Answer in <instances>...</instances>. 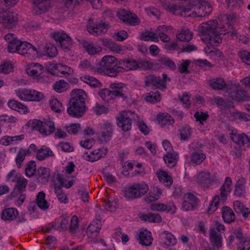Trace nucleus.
<instances>
[{"label": "nucleus", "mask_w": 250, "mask_h": 250, "mask_svg": "<svg viewBox=\"0 0 250 250\" xmlns=\"http://www.w3.org/2000/svg\"><path fill=\"white\" fill-rule=\"evenodd\" d=\"M218 26V23L216 20H209L200 24L198 30L202 36V40L211 43L220 44L222 39L219 33Z\"/></svg>", "instance_id": "nucleus-1"}, {"label": "nucleus", "mask_w": 250, "mask_h": 250, "mask_svg": "<svg viewBox=\"0 0 250 250\" xmlns=\"http://www.w3.org/2000/svg\"><path fill=\"white\" fill-rule=\"evenodd\" d=\"M71 96L67 108V113L73 117L82 116L86 109L84 91L74 89L71 92Z\"/></svg>", "instance_id": "nucleus-2"}, {"label": "nucleus", "mask_w": 250, "mask_h": 250, "mask_svg": "<svg viewBox=\"0 0 250 250\" xmlns=\"http://www.w3.org/2000/svg\"><path fill=\"white\" fill-rule=\"evenodd\" d=\"M116 61V58L113 56H104L99 62V67L97 69V72L110 77H116L120 71L118 69V64H114Z\"/></svg>", "instance_id": "nucleus-3"}, {"label": "nucleus", "mask_w": 250, "mask_h": 250, "mask_svg": "<svg viewBox=\"0 0 250 250\" xmlns=\"http://www.w3.org/2000/svg\"><path fill=\"white\" fill-rule=\"evenodd\" d=\"M138 116L131 110L120 112L116 117L117 126L124 131L130 130L132 127V122L138 120Z\"/></svg>", "instance_id": "nucleus-4"}, {"label": "nucleus", "mask_w": 250, "mask_h": 250, "mask_svg": "<svg viewBox=\"0 0 250 250\" xmlns=\"http://www.w3.org/2000/svg\"><path fill=\"white\" fill-rule=\"evenodd\" d=\"M109 26V23L104 21H94L93 19H90L87 23V30L91 35L97 36L105 34Z\"/></svg>", "instance_id": "nucleus-5"}, {"label": "nucleus", "mask_w": 250, "mask_h": 250, "mask_svg": "<svg viewBox=\"0 0 250 250\" xmlns=\"http://www.w3.org/2000/svg\"><path fill=\"white\" fill-rule=\"evenodd\" d=\"M193 4L192 18L206 17L212 11L211 5L205 0H195Z\"/></svg>", "instance_id": "nucleus-6"}, {"label": "nucleus", "mask_w": 250, "mask_h": 250, "mask_svg": "<svg viewBox=\"0 0 250 250\" xmlns=\"http://www.w3.org/2000/svg\"><path fill=\"white\" fill-rule=\"evenodd\" d=\"M226 93L233 100L237 101H248L250 96L239 84L231 83L227 87Z\"/></svg>", "instance_id": "nucleus-7"}, {"label": "nucleus", "mask_w": 250, "mask_h": 250, "mask_svg": "<svg viewBox=\"0 0 250 250\" xmlns=\"http://www.w3.org/2000/svg\"><path fill=\"white\" fill-rule=\"evenodd\" d=\"M16 95L21 100L25 101H40L43 97V94L32 89H19L15 91Z\"/></svg>", "instance_id": "nucleus-8"}, {"label": "nucleus", "mask_w": 250, "mask_h": 250, "mask_svg": "<svg viewBox=\"0 0 250 250\" xmlns=\"http://www.w3.org/2000/svg\"><path fill=\"white\" fill-rule=\"evenodd\" d=\"M148 189V186L145 183H138L129 187L125 194L128 199L139 198L146 193Z\"/></svg>", "instance_id": "nucleus-9"}, {"label": "nucleus", "mask_w": 250, "mask_h": 250, "mask_svg": "<svg viewBox=\"0 0 250 250\" xmlns=\"http://www.w3.org/2000/svg\"><path fill=\"white\" fill-rule=\"evenodd\" d=\"M18 54L29 60H34L41 56L39 51L31 43L23 41Z\"/></svg>", "instance_id": "nucleus-10"}, {"label": "nucleus", "mask_w": 250, "mask_h": 250, "mask_svg": "<svg viewBox=\"0 0 250 250\" xmlns=\"http://www.w3.org/2000/svg\"><path fill=\"white\" fill-rule=\"evenodd\" d=\"M4 40L7 43V49L8 52L18 53L19 49L23 41L19 40L13 33L6 34L4 36Z\"/></svg>", "instance_id": "nucleus-11"}, {"label": "nucleus", "mask_w": 250, "mask_h": 250, "mask_svg": "<svg viewBox=\"0 0 250 250\" xmlns=\"http://www.w3.org/2000/svg\"><path fill=\"white\" fill-rule=\"evenodd\" d=\"M52 38L57 42H59L61 48L65 51L68 50L72 45V40L63 31L54 32L52 35Z\"/></svg>", "instance_id": "nucleus-12"}, {"label": "nucleus", "mask_w": 250, "mask_h": 250, "mask_svg": "<svg viewBox=\"0 0 250 250\" xmlns=\"http://www.w3.org/2000/svg\"><path fill=\"white\" fill-rule=\"evenodd\" d=\"M18 19L16 14L5 11L0 12V24L5 28H12L15 27Z\"/></svg>", "instance_id": "nucleus-13"}, {"label": "nucleus", "mask_w": 250, "mask_h": 250, "mask_svg": "<svg viewBox=\"0 0 250 250\" xmlns=\"http://www.w3.org/2000/svg\"><path fill=\"white\" fill-rule=\"evenodd\" d=\"M117 16L124 22L130 25L135 26L138 25L140 22L139 19L136 15L132 14L129 11L125 9L119 10L117 12Z\"/></svg>", "instance_id": "nucleus-14"}, {"label": "nucleus", "mask_w": 250, "mask_h": 250, "mask_svg": "<svg viewBox=\"0 0 250 250\" xmlns=\"http://www.w3.org/2000/svg\"><path fill=\"white\" fill-rule=\"evenodd\" d=\"M193 2L186 5L175 4L172 5V8L170 10V13L185 17H192V14H193Z\"/></svg>", "instance_id": "nucleus-15"}, {"label": "nucleus", "mask_w": 250, "mask_h": 250, "mask_svg": "<svg viewBox=\"0 0 250 250\" xmlns=\"http://www.w3.org/2000/svg\"><path fill=\"white\" fill-rule=\"evenodd\" d=\"M36 125L40 133L43 136L49 135L55 130L54 123L50 119L44 120L43 121H37Z\"/></svg>", "instance_id": "nucleus-16"}, {"label": "nucleus", "mask_w": 250, "mask_h": 250, "mask_svg": "<svg viewBox=\"0 0 250 250\" xmlns=\"http://www.w3.org/2000/svg\"><path fill=\"white\" fill-rule=\"evenodd\" d=\"M113 125L106 122L101 125L99 139L102 142H107L112 138L113 133Z\"/></svg>", "instance_id": "nucleus-17"}, {"label": "nucleus", "mask_w": 250, "mask_h": 250, "mask_svg": "<svg viewBox=\"0 0 250 250\" xmlns=\"http://www.w3.org/2000/svg\"><path fill=\"white\" fill-rule=\"evenodd\" d=\"M233 234L239 241L237 250H250V237H244L241 229H235Z\"/></svg>", "instance_id": "nucleus-18"}, {"label": "nucleus", "mask_w": 250, "mask_h": 250, "mask_svg": "<svg viewBox=\"0 0 250 250\" xmlns=\"http://www.w3.org/2000/svg\"><path fill=\"white\" fill-rule=\"evenodd\" d=\"M118 69L120 72L134 70L139 67L138 62L131 58H125L120 60L118 62Z\"/></svg>", "instance_id": "nucleus-19"}, {"label": "nucleus", "mask_w": 250, "mask_h": 250, "mask_svg": "<svg viewBox=\"0 0 250 250\" xmlns=\"http://www.w3.org/2000/svg\"><path fill=\"white\" fill-rule=\"evenodd\" d=\"M101 219L102 217L99 215L96 218V221L92 222L88 226L86 230V234L89 238L94 239L98 237L101 228Z\"/></svg>", "instance_id": "nucleus-20"}, {"label": "nucleus", "mask_w": 250, "mask_h": 250, "mask_svg": "<svg viewBox=\"0 0 250 250\" xmlns=\"http://www.w3.org/2000/svg\"><path fill=\"white\" fill-rule=\"evenodd\" d=\"M109 88L111 89L115 99L126 97L127 88L125 84L122 83H112L109 85Z\"/></svg>", "instance_id": "nucleus-21"}, {"label": "nucleus", "mask_w": 250, "mask_h": 250, "mask_svg": "<svg viewBox=\"0 0 250 250\" xmlns=\"http://www.w3.org/2000/svg\"><path fill=\"white\" fill-rule=\"evenodd\" d=\"M222 19H223L222 21L218 23V29H220L219 31L218 30L220 35L230 33L232 37L236 36L237 32L233 29V26L230 25L228 18L226 16H224Z\"/></svg>", "instance_id": "nucleus-22"}, {"label": "nucleus", "mask_w": 250, "mask_h": 250, "mask_svg": "<svg viewBox=\"0 0 250 250\" xmlns=\"http://www.w3.org/2000/svg\"><path fill=\"white\" fill-rule=\"evenodd\" d=\"M107 153V150L104 147L98 148L88 152H84L83 155V157L87 161L90 162H95L102 158L105 156Z\"/></svg>", "instance_id": "nucleus-23"}, {"label": "nucleus", "mask_w": 250, "mask_h": 250, "mask_svg": "<svg viewBox=\"0 0 250 250\" xmlns=\"http://www.w3.org/2000/svg\"><path fill=\"white\" fill-rule=\"evenodd\" d=\"M194 181L203 188H208L210 185V173L207 171H201L193 177Z\"/></svg>", "instance_id": "nucleus-24"}, {"label": "nucleus", "mask_w": 250, "mask_h": 250, "mask_svg": "<svg viewBox=\"0 0 250 250\" xmlns=\"http://www.w3.org/2000/svg\"><path fill=\"white\" fill-rule=\"evenodd\" d=\"M32 2L33 13L37 15L46 12L50 6V0H32Z\"/></svg>", "instance_id": "nucleus-25"}, {"label": "nucleus", "mask_w": 250, "mask_h": 250, "mask_svg": "<svg viewBox=\"0 0 250 250\" xmlns=\"http://www.w3.org/2000/svg\"><path fill=\"white\" fill-rule=\"evenodd\" d=\"M198 203V199L190 193H188L184 195L182 203V208L186 211L192 210Z\"/></svg>", "instance_id": "nucleus-26"}, {"label": "nucleus", "mask_w": 250, "mask_h": 250, "mask_svg": "<svg viewBox=\"0 0 250 250\" xmlns=\"http://www.w3.org/2000/svg\"><path fill=\"white\" fill-rule=\"evenodd\" d=\"M53 182L54 185V189L60 188L62 187L68 188L72 186L74 181L72 180L67 182L60 174L57 173H55L53 176Z\"/></svg>", "instance_id": "nucleus-27"}, {"label": "nucleus", "mask_w": 250, "mask_h": 250, "mask_svg": "<svg viewBox=\"0 0 250 250\" xmlns=\"http://www.w3.org/2000/svg\"><path fill=\"white\" fill-rule=\"evenodd\" d=\"M43 67L39 63L31 62L27 65L26 71L28 75L38 78L39 76L42 73Z\"/></svg>", "instance_id": "nucleus-28"}, {"label": "nucleus", "mask_w": 250, "mask_h": 250, "mask_svg": "<svg viewBox=\"0 0 250 250\" xmlns=\"http://www.w3.org/2000/svg\"><path fill=\"white\" fill-rule=\"evenodd\" d=\"M151 209L152 210L164 211H167L172 214L176 212L177 208L173 202H169L166 204L163 203L153 204L151 206Z\"/></svg>", "instance_id": "nucleus-29"}, {"label": "nucleus", "mask_w": 250, "mask_h": 250, "mask_svg": "<svg viewBox=\"0 0 250 250\" xmlns=\"http://www.w3.org/2000/svg\"><path fill=\"white\" fill-rule=\"evenodd\" d=\"M247 180L245 178L241 177L236 181L234 190V195L238 197H245L246 193V185Z\"/></svg>", "instance_id": "nucleus-30"}, {"label": "nucleus", "mask_w": 250, "mask_h": 250, "mask_svg": "<svg viewBox=\"0 0 250 250\" xmlns=\"http://www.w3.org/2000/svg\"><path fill=\"white\" fill-rule=\"evenodd\" d=\"M209 240L213 247L217 249L221 248L223 238L220 234L217 233L214 227H211L209 230Z\"/></svg>", "instance_id": "nucleus-31"}, {"label": "nucleus", "mask_w": 250, "mask_h": 250, "mask_svg": "<svg viewBox=\"0 0 250 250\" xmlns=\"http://www.w3.org/2000/svg\"><path fill=\"white\" fill-rule=\"evenodd\" d=\"M145 84L146 86L153 85L159 88H165V84L164 81L158 77L149 75L145 77Z\"/></svg>", "instance_id": "nucleus-32"}, {"label": "nucleus", "mask_w": 250, "mask_h": 250, "mask_svg": "<svg viewBox=\"0 0 250 250\" xmlns=\"http://www.w3.org/2000/svg\"><path fill=\"white\" fill-rule=\"evenodd\" d=\"M138 239L140 244L146 246L150 245L153 240L151 232L144 229L139 230Z\"/></svg>", "instance_id": "nucleus-33"}, {"label": "nucleus", "mask_w": 250, "mask_h": 250, "mask_svg": "<svg viewBox=\"0 0 250 250\" xmlns=\"http://www.w3.org/2000/svg\"><path fill=\"white\" fill-rule=\"evenodd\" d=\"M126 167L128 169H132L134 167H136L138 169L135 170L133 173V175H144L146 174L145 168L142 163H139L136 161L132 162H126Z\"/></svg>", "instance_id": "nucleus-34"}, {"label": "nucleus", "mask_w": 250, "mask_h": 250, "mask_svg": "<svg viewBox=\"0 0 250 250\" xmlns=\"http://www.w3.org/2000/svg\"><path fill=\"white\" fill-rule=\"evenodd\" d=\"M7 105L12 110L19 112L23 114L29 112V109L26 106L15 100H10L7 103Z\"/></svg>", "instance_id": "nucleus-35"}, {"label": "nucleus", "mask_w": 250, "mask_h": 250, "mask_svg": "<svg viewBox=\"0 0 250 250\" xmlns=\"http://www.w3.org/2000/svg\"><path fill=\"white\" fill-rule=\"evenodd\" d=\"M231 184V179L229 177H227L226 178L224 183L220 189V197L222 200H225L228 195L230 193L231 190L230 186Z\"/></svg>", "instance_id": "nucleus-36"}, {"label": "nucleus", "mask_w": 250, "mask_h": 250, "mask_svg": "<svg viewBox=\"0 0 250 250\" xmlns=\"http://www.w3.org/2000/svg\"><path fill=\"white\" fill-rule=\"evenodd\" d=\"M157 177L160 182L167 187L170 186L172 183L171 176L167 172L163 170H159L157 172Z\"/></svg>", "instance_id": "nucleus-37"}, {"label": "nucleus", "mask_w": 250, "mask_h": 250, "mask_svg": "<svg viewBox=\"0 0 250 250\" xmlns=\"http://www.w3.org/2000/svg\"><path fill=\"white\" fill-rule=\"evenodd\" d=\"M50 172L49 168L40 167L38 169V180L42 183L46 184L49 181Z\"/></svg>", "instance_id": "nucleus-38"}, {"label": "nucleus", "mask_w": 250, "mask_h": 250, "mask_svg": "<svg viewBox=\"0 0 250 250\" xmlns=\"http://www.w3.org/2000/svg\"><path fill=\"white\" fill-rule=\"evenodd\" d=\"M178 158V154L175 152L167 153L163 157L166 164L170 168H172L176 165Z\"/></svg>", "instance_id": "nucleus-39"}, {"label": "nucleus", "mask_w": 250, "mask_h": 250, "mask_svg": "<svg viewBox=\"0 0 250 250\" xmlns=\"http://www.w3.org/2000/svg\"><path fill=\"white\" fill-rule=\"evenodd\" d=\"M159 124L162 127L172 125L174 121L173 118L167 113H161L157 115Z\"/></svg>", "instance_id": "nucleus-40"}, {"label": "nucleus", "mask_w": 250, "mask_h": 250, "mask_svg": "<svg viewBox=\"0 0 250 250\" xmlns=\"http://www.w3.org/2000/svg\"><path fill=\"white\" fill-rule=\"evenodd\" d=\"M54 155V153L49 147L43 146L37 150L36 157L38 160L42 161L48 157H52Z\"/></svg>", "instance_id": "nucleus-41"}, {"label": "nucleus", "mask_w": 250, "mask_h": 250, "mask_svg": "<svg viewBox=\"0 0 250 250\" xmlns=\"http://www.w3.org/2000/svg\"><path fill=\"white\" fill-rule=\"evenodd\" d=\"M18 211L14 208H8L3 209L1 213V218L4 220L12 221L18 215Z\"/></svg>", "instance_id": "nucleus-42"}, {"label": "nucleus", "mask_w": 250, "mask_h": 250, "mask_svg": "<svg viewBox=\"0 0 250 250\" xmlns=\"http://www.w3.org/2000/svg\"><path fill=\"white\" fill-rule=\"evenodd\" d=\"M45 194L43 191H40L36 196V202L38 207L42 210L49 208V205L45 199Z\"/></svg>", "instance_id": "nucleus-43"}, {"label": "nucleus", "mask_w": 250, "mask_h": 250, "mask_svg": "<svg viewBox=\"0 0 250 250\" xmlns=\"http://www.w3.org/2000/svg\"><path fill=\"white\" fill-rule=\"evenodd\" d=\"M80 79L83 82L89 84L93 87H100L102 86L101 83L96 78L92 76L84 75L80 77Z\"/></svg>", "instance_id": "nucleus-44"}, {"label": "nucleus", "mask_w": 250, "mask_h": 250, "mask_svg": "<svg viewBox=\"0 0 250 250\" xmlns=\"http://www.w3.org/2000/svg\"><path fill=\"white\" fill-rule=\"evenodd\" d=\"M222 214L223 220L226 223H230L234 220V213L229 207H224L222 208Z\"/></svg>", "instance_id": "nucleus-45"}, {"label": "nucleus", "mask_w": 250, "mask_h": 250, "mask_svg": "<svg viewBox=\"0 0 250 250\" xmlns=\"http://www.w3.org/2000/svg\"><path fill=\"white\" fill-rule=\"evenodd\" d=\"M98 94L102 100L106 103H110L115 99L110 88L101 89L99 91Z\"/></svg>", "instance_id": "nucleus-46"}, {"label": "nucleus", "mask_w": 250, "mask_h": 250, "mask_svg": "<svg viewBox=\"0 0 250 250\" xmlns=\"http://www.w3.org/2000/svg\"><path fill=\"white\" fill-rule=\"evenodd\" d=\"M83 47L86 51L90 55H94L101 52L102 47L99 45L88 42L83 43Z\"/></svg>", "instance_id": "nucleus-47"}, {"label": "nucleus", "mask_w": 250, "mask_h": 250, "mask_svg": "<svg viewBox=\"0 0 250 250\" xmlns=\"http://www.w3.org/2000/svg\"><path fill=\"white\" fill-rule=\"evenodd\" d=\"M210 86L215 90H222L228 87L224 79L222 78H214L209 81Z\"/></svg>", "instance_id": "nucleus-48"}, {"label": "nucleus", "mask_w": 250, "mask_h": 250, "mask_svg": "<svg viewBox=\"0 0 250 250\" xmlns=\"http://www.w3.org/2000/svg\"><path fill=\"white\" fill-rule=\"evenodd\" d=\"M230 138L235 143L239 145H245L249 142L248 137L244 134H237L232 131L230 134Z\"/></svg>", "instance_id": "nucleus-49"}, {"label": "nucleus", "mask_w": 250, "mask_h": 250, "mask_svg": "<svg viewBox=\"0 0 250 250\" xmlns=\"http://www.w3.org/2000/svg\"><path fill=\"white\" fill-rule=\"evenodd\" d=\"M179 135L181 140H188L191 136L192 128L188 125H184L181 126L179 129Z\"/></svg>", "instance_id": "nucleus-50"}, {"label": "nucleus", "mask_w": 250, "mask_h": 250, "mask_svg": "<svg viewBox=\"0 0 250 250\" xmlns=\"http://www.w3.org/2000/svg\"><path fill=\"white\" fill-rule=\"evenodd\" d=\"M193 33L188 29L184 28L179 31L177 35V38L180 41L188 42L192 38Z\"/></svg>", "instance_id": "nucleus-51"}, {"label": "nucleus", "mask_w": 250, "mask_h": 250, "mask_svg": "<svg viewBox=\"0 0 250 250\" xmlns=\"http://www.w3.org/2000/svg\"><path fill=\"white\" fill-rule=\"evenodd\" d=\"M233 208L237 213H241L244 217H248L250 214V209L245 208L244 205L239 201L233 203Z\"/></svg>", "instance_id": "nucleus-52"}, {"label": "nucleus", "mask_w": 250, "mask_h": 250, "mask_svg": "<svg viewBox=\"0 0 250 250\" xmlns=\"http://www.w3.org/2000/svg\"><path fill=\"white\" fill-rule=\"evenodd\" d=\"M161 236L164 240V243L167 246H174L177 243L175 237L167 231H164L161 233Z\"/></svg>", "instance_id": "nucleus-53"}, {"label": "nucleus", "mask_w": 250, "mask_h": 250, "mask_svg": "<svg viewBox=\"0 0 250 250\" xmlns=\"http://www.w3.org/2000/svg\"><path fill=\"white\" fill-rule=\"evenodd\" d=\"M206 155L201 152H194L190 156V162L196 165H200L206 159Z\"/></svg>", "instance_id": "nucleus-54"}, {"label": "nucleus", "mask_w": 250, "mask_h": 250, "mask_svg": "<svg viewBox=\"0 0 250 250\" xmlns=\"http://www.w3.org/2000/svg\"><path fill=\"white\" fill-rule=\"evenodd\" d=\"M162 193V190L159 188L153 187L150 190L145 200L147 202H152L157 200L160 198Z\"/></svg>", "instance_id": "nucleus-55"}, {"label": "nucleus", "mask_w": 250, "mask_h": 250, "mask_svg": "<svg viewBox=\"0 0 250 250\" xmlns=\"http://www.w3.org/2000/svg\"><path fill=\"white\" fill-rule=\"evenodd\" d=\"M141 219L145 221L151 223H159L162 221V217L158 213H148L143 214Z\"/></svg>", "instance_id": "nucleus-56"}, {"label": "nucleus", "mask_w": 250, "mask_h": 250, "mask_svg": "<svg viewBox=\"0 0 250 250\" xmlns=\"http://www.w3.org/2000/svg\"><path fill=\"white\" fill-rule=\"evenodd\" d=\"M104 43L105 45H106L105 43H107L110 49L115 53L123 54H125L126 51L125 47L118 45L113 42H109L108 40H105Z\"/></svg>", "instance_id": "nucleus-57"}, {"label": "nucleus", "mask_w": 250, "mask_h": 250, "mask_svg": "<svg viewBox=\"0 0 250 250\" xmlns=\"http://www.w3.org/2000/svg\"><path fill=\"white\" fill-rule=\"evenodd\" d=\"M191 61L190 60H182L177 63L178 71L182 74H188V66L191 64Z\"/></svg>", "instance_id": "nucleus-58"}, {"label": "nucleus", "mask_w": 250, "mask_h": 250, "mask_svg": "<svg viewBox=\"0 0 250 250\" xmlns=\"http://www.w3.org/2000/svg\"><path fill=\"white\" fill-rule=\"evenodd\" d=\"M15 182L16 183L15 187V189L21 192L25 190L28 183V180L21 174L19 175V177H18Z\"/></svg>", "instance_id": "nucleus-59"}, {"label": "nucleus", "mask_w": 250, "mask_h": 250, "mask_svg": "<svg viewBox=\"0 0 250 250\" xmlns=\"http://www.w3.org/2000/svg\"><path fill=\"white\" fill-rule=\"evenodd\" d=\"M68 83L63 80L56 82L53 85V89L58 92L62 93L66 91L68 88Z\"/></svg>", "instance_id": "nucleus-60"}, {"label": "nucleus", "mask_w": 250, "mask_h": 250, "mask_svg": "<svg viewBox=\"0 0 250 250\" xmlns=\"http://www.w3.org/2000/svg\"><path fill=\"white\" fill-rule=\"evenodd\" d=\"M226 2L230 10L239 9L244 4L243 0H227Z\"/></svg>", "instance_id": "nucleus-61"}, {"label": "nucleus", "mask_w": 250, "mask_h": 250, "mask_svg": "<svg viewBox=\"0 0 250 250\" xmlns=\"http://www.w3.org/2000/svg\"><path fill=\"white\" fill-rule=\"evenodd\" d=\"M158 61L160 63L168 67L170 70H174L176 68L175 62L167 57H162Z\"/></svg>", "instance_id": "nucleus-62"}, {"label": "nucleus", "mask_w": 250, "mask_h": 250, "mask_svg": "<svg viewBox=\"0 0 250 250\" xmlns=\"http://www.w3.org/2000/svg\"><path fill=\"white\" fill-rule=\"evenodd\" d=\"M57 48L52 44H47L44 47L43 55L49 57H54L57 55Z\"/></svg>", "instance_id": "nucleus-63"}, {"label": "nucleus", "mask_w": 250, "mask_h": 250, "mask_svg": "<svg viewBox=\"0 0 250 250\" xmlns=\"http://www.w3.org/2000/svg\"><path fill=\"white\" fill-rule=\"evenodd\" d=\"M13 68L14 64L11 62H3L0 64V72L8 74L13 71Z\"/></svg>", "instance_id": "nucleus-64"}]
</instances>
